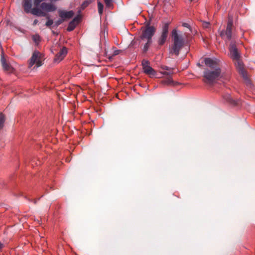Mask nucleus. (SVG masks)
<instances>
[{"mask_svg": "<svg viewBox=\"0 0 255 255\" xmlns=\"http://www.w3.org/2000/svg\"><path fill=\"white\" fill-rule=\"evenodd\" d=\"M233 26V20L232 17H229L226 30H222L220 32V35L223 39L230 40L232 36V28Z\"/></svg>", "mask_w": 255, "mask_h": 255, "instance_id": "5", "label": "nucleus"}, {"mask_svg": "<svg viewBox=\"0 0 255 255\" xmlns=\"http://www.w3.org/2000/svg\"><path fill=\"white\" fill-rule=\"evenodd\" d=\"M42 54L38 51L35 50L28 61V67L31 68L35 65L36 68L41 66L43 64Z\"/></svg>", "mask_w": 255, "mask_h": 255, "instance_id": "4", "label": "nucleus"}, {"mask_svg": "<svg viewBox=\"0 0 255 255\" xmlns=\"http://www.w3.org/2000/svg\"><path fill=\"white\" fill-rule=\"evenodd\" d=\"M182 25L183 27H187V28L190 27L189 24L187 23H183Z\"/></svg>", "mask_w": 255, "mask_h": 255, "instance_id": "26", "label": "nucleus"}, {"mask_svg": "<svg viewBox=\"0 0 255 255\" xmlns=\"http://www.w3.org/2000/svg\"><path fill=\"white\" fill-rule=\"evenodd\" d=\"M122 52L121 50L115 49L113 53V54L111 56H109L108 58L111 60L113 59V57L115 56H116Z\"/></svg>", "mask_w": 255, "mask_h": 255, "instance_id": "21", "label": "nucleus"}, {"mask_svg": "<svg viewBox=\"0 0 255 255\" xmlns=\"http://www.w3.org/2000/svg\"><path fill=\"white\" fill-rule=\"evenodd\" d=\"M0 61L3 70L5 72L8 74L14 73L15 71L14 68L10 65V63L7 62L3 55H1Z\"/></svg>", "mask_w": 255, "mask_h": 255, "instance_id": "10", "label": "nucleus"}, {"mask_svg": "<svg viewBox=\"0 0 255 255\" xmlns=\"http://www.w3.org/2000/svg\"><path fill=\"white\" fill-rule=\"evenodd\" d=\"M230 57L233 60H239L241 58V53L237 47L235 42H231L229 47Z\"/></svg>", "mask_w": 255, "mask_h": 255, "instance_id": "8", "label": "nucleus"}, {"mask_svg": "<svg viewBox=\"0 0 255 255\" xmlns=\"http://www.w3.org/2000/svg\"><path fill=\"white\" fill-rule=\"evenodd\" d=\"M64 21V20L63 19H58V20H57L56 21H55V22L54 23L53 27H57L60 24H61L63 21Z\"/></svg>", "mask_w": 255, "mask_h": 255, "instance_id": "24", "label": "nucleus"}, {"mask_svg": "<svg viewBox=\"0 0 255 255\" xmlns=\"http://www.w3.org/2000/svg\"><path fill=\"white\" fill-rule=\"evenodd\" d=\"M3 247V245L0 242V250H1Z\"/></svg>", "mask_w": 255, "mask_h": 255, "instance_id": "29", "label": "nucleus"}, {"mask_svg": "<svg viewBox=\"0 0 255 255\" xmlns=\"http://www.w3.org/2000/svg\"><path fill=\"white\" fill-rule=\"evenodd\" d=\"M5 121V116L2 112L0 113V129L3 128Z\"/></svg>", "mask_w": 255, "mask_h": 255, "instance_id": "15", "label": "nucleus"}, {"mask_svg": "<svg viewBox=\"0 0 255 255\" xmlns=\"http://www.w3.org/2000/svg\"><path fill=\"white\" fill-rule=\"evenodd\" d=\"M161 68L163 70H167V71H171V70L173 71V69L169 68L166 66H163L161 67Z\"/></svg>", "mask_w": 255, "mask_h": 255, "instance_id": "25", "label": "nucleus"}, {"mask_svg": "<svg viewBox=\"0 0 255 255\" xmlns=\"http://www.w3.org/2000/svg\"><path fill=\"white\" fill-rule=\"evenodd\" d=\"M204 63L207 68L204 71L203 80L205 83L212 84L220 76L221 69L220 61L217 58H205Z\"/></svg>", "mask_w": 255, "mask_h": 255, "instance_id": "1", "label": "nucleus"}, {"mask_svg": "<svg viewBox=\"0 0 255 255\" xmlns=\"http://www.w3.org/2000/svg\"><path fill=\"white\" fill-rule=\"evenodd\" d=\"M230 102L231 103L233 104V105H237V104L236 101H234V100H232L230 101Z\"/></svg>", "mask_w": 255, "mask_h": 255, "instance_id": "27", "label": "nucleus"}, {"mask_svg": "<svg viewBox=\"0 0 255 255\" xmlns=\"http://www.w3.org/2000/svg\"><path fill=\"white\" fill-rule=\"evenodd\" d=\"M38 22V20L37 19H35L34 21H33V25H35L37 24Z\"/></svg>", "mask_w": 255, "mask_h": 255, "instance_id": "28", "label": "nucleus"}, {"mask_svg": "<svg viewBox=\"0 0 255 255\" xmlns=\"http://www.w3.org/2000/svg\"><path fill=\"white\" fill-rule=\"evenodd\" d=\"M209 24V23L207 22V23H206L205 26L207 27Z\"/></svg>", "mask_w": 255, "mask_h": 255, "instance_id": "30", "label": "nucleus"}, {"mask_svg": "<svg viewBox=\"0 0 255 255\" xmlns=\"http://www.w3.org/2000/svg\"><path fill=\"white\" fill-rule=\"evenodd\" d=\"M93 0H85L81 4V8L84 9L87 7L92 2Z\"/></svg>", "mask_w": 255, "mask_h": 255, "instance_id": "19", "label": "nucleus"}, {"mask_svg": "<svg viewBox=\"0 0 255 255\" xmlns=\"http://www.w3.org/2000/svg\"><path fill=\"white\" fill-rule=\"evenodd\" d=\"M235 65L239 73L243 77L245 80H248L247 72L244 68V65L241 60L240 58L239 60H235Z\"/></svg>", "mask_w": 255, "mask_h": 255, "instance_id": "9", "label": "nucleus"}, {"mask_svg": "<svg viewBox=\"0 0 255 255\" xmlns=\"http://www.w3.org/2000/svg\"><path fill=\"white\" fill-rule=\"evenodd\" d=\"M169 23H165L162 27V32L160 36L158 38L157 43L159 45H163L166 41L168 35Z\"/></svg>", "mask_w": 255, "mask_h": 255, "instance_id": "7", "label": "nucleus"}, {"mask_svg": "<svg viewBox=\"0 0 255 255\" xmlns=\"http://www.w3.org/2000/svg\"><path fill=\"white\" fill-rule=\"evenodd\" d=\"M161 83L164 85H174L172 76H168L161 81Z\"/></svg>", "mask_w": 255, "mask_h": 255, "instance_id": "13", "label": "nucleus"}, {"mask_svg": "<svg viewBox=\"0 0 255 255\" xmlns=\"http://www.w3.org/2000/svg\"><path fill=\"white\" fill-rule=\"evenodd\" d=\"M171 38L173 44L170 53L174 54L176 56H178L180 50L185 44V39L182 35L178 33L177 30L175 28L171 31Z\"/></svg>", "mask_w": 255, "mask_h": 255, "instance_id": "3", "label": "nucleus"}, {"mask_svg": "<svg viewBox=\"0 0 255 255\" xmlns=\"http://www.w3.org/2000/svg\"><path fill=\"white\" fill-rule=\"evenodd\" d=\"M77 26V24L74 23L73 21H71L68 25V27L67 28V30L68 31H73Z\"/></svg>", "mask_w": 255, "mask_h": 255, "instance_id": "16", "label": "nucleus"}, {"mask_svg": "<svg viewBox=\"0 0 255 255\" xmlns=\"http://www.w3.org/2000/svg\"><path fill=\"white\" fill-rule=\"evenodd\" d=\"M98 8L99 14L102 15L103 12L104 5L99 1H98Z\"/></svg>", "mask_w": 255, "mask_h": 255, "instance_id": "20", "label": "nucleus"}, {"mask_svg": "<svg viewBox=\"0 0 255 255\" xmlns=\"http://www.w3.org/2000/svg\"><path fill=\"white\" fill-rule=\"evenodd\" d=\"M74 14L72 10L69 11H60L59 15L64 20L66 19H69L73 16Z\"/></svg>", "mask_w": 255, "mask_h": 255, "instance_id": "12", "label": "nucleus"}, {"mask_svg": "<svg viewBox=\"0 0 255 255\" xmlns=\"http://www.w3.org/2000/svg\"><path fill=\"white\" fill-rule=\"evenodd\" d=\"M141 65L144 73L150 78L155 77L156 72L150 66V62L148 60L143 59L141 62Z\"/></svg>", "mask_w": 255, "mask_h": 255, "instance_id": "6", "label": "nucleus"}, {"mask_svg": "<svg viewBox=\"0 0 255 255\" xmlns=\"http://www.w3.org/2000/svg\"><path fill=\"white\" fill-rule=\"evenodd\" d=\"M160 73L162 75H166V76H167V77H168V76H172V75L173 73V72L172 70H171V71H168L161 72Z\"/></svg>", "mask_w": 255, "mask_h": 255, "instance_id": "23", "label": "nucleus"}, {"mask_svg": "<svg viewBox=\"0 0 255 255\" xmlns=\"http://www.w3.org/2000/svg\"><path fill=\"white\" fill-rule=\"evenodd\" d=\"M32 39L36 45H38L41 41V38L38 34H35L32 36Z\"/></svg>", "mask_w": 255, "mask_h": 255, "instance_id": "14", "label": "nucleus"}, {"mask_svg": "<svg viewBox=\"0 0 255 255\" xmlns=\"http://www.w3.org/2000/svg\"><path fill=\"white\" fill-rule=\"evenodd\" d=\"M141 30L142 33L139 36V39L142 40H146L142 49L143 53H146L152 43V37L155 33L156 28L154 26H150L149 24H148L145 27H142Z\"/></svg>", "mask_w": 255, "mask_h": 255, "instance_id": "2", "label": "nucleus"}, {"mask_svg": "<svg viewBox=\"0 0 255 255\" xmlns=\"http://www.w3.org/2000/svg\"><path fill=\"white\" fill-rule=\"evenodd\" d=\"M81 19V16L80 15H78L76 17H75L72 21L74 22L75 23H76L77 25H78L79 22H80Z\"/></svg>", "mask_w": 255, "mask_h": 255, "instance_id": "22", "label": "nucleus"}, {"mask_svg": "<svg viewBox=\"0 0 255 255\" xmlns=\"http://www.w3.org/2000/svg\"><path fill=\"white\" fill-rule=\"evenodd\" d=\"M107 7L113 9L114 4L112 0H104Z\"/></svg>", "mask_w": 255, "mask_h": 255, "instance_id": "18", "label": "nucleus"}, {"mask_svg": "<svg viewBox=\"0 0 255 255\" xmlns=\"http://www.w3.org/2000/svg\"><path fill=\"white\" fill-rule=\"evenodd\" d=\"M68 49L65 46L62 47L59 51L55 55L54 60L55 62H59L62 61L67 55Z\"/></svg>", "mask_w": 255, "mask_h": 255, "instance_id": "11", "label": "nucleus"}, {"mask_svg": "<svg viewBox=\"0 0 255 255\" xmlns=\"http://www.w3.org/2000/svg\"><path fill=\"white\" fill-rule=\"evenodd\" d=\"M45 17H46L47 19V20L45 23V25L51 29V26L53 24V20L52 19L50 18L49 15H48L47 14V15Z\"/></svg>", "mask_w": 255, "mask_h": 255, "instance_id": "17", "label": "nucleus"}]
</instances>
